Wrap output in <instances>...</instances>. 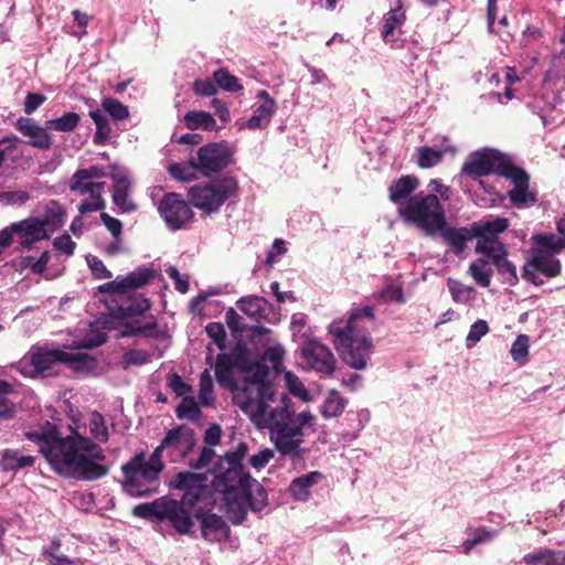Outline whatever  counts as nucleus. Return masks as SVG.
I'll return each instance as SVG.
<instances>
[{"instance_id":"obj_41","label":"nucleus","mask_w":565,"mask_h":565,"mask_svg":"<svg viewBox=\"0 0 565 565\" xmlns=\"http://www.w3.org/2000/svg\"><path fill=\"white\" fill-rule=\"evenodd\" d=\"M347 399L343 398L337 391H332L321 406V415L326 419L337 417L342 414Z\"/></svg>"},{"instance_id":"obj_24","label":"nucleus","mask_w":565,"mask_h":565,"mask_svg":"<svg viewBox=\"0 0 565 565\" xmlns=\"http://www.w3.org/2000/svg\"><path fill=\"white\" fill-rule=\"evenodd\" d=\"M438 233L456 255L462 254L467 247V242L475 237L472 235V224L463 227H452L446 224Z\"/></svg>"},{"instance_id":"obj_34","label":"nucleus","mask_w":565,"mask_h":565,"mask_svg":"<svg viewBox=\"0 0 565 565\" xmlns=\"http://www.w3.org/2000/svg\"><path fill=\"white\" fill-rule=\"evenodd\" d=\"M276 109V102L263 103L254 109L253 115L246 121V127L252 130L266 128Z\"/></svg>"},{"instance_id":"obj_62","label":"nucleus","mask_w":565,"mask_h":565,"mask_svg":"<svg viewBox=\"0 0 565 565\" xmlns=\"http://www.w3.org/2000/svg\"><path fill=\"white\" fill-rule=\"evenodd\" d=\"M30 199V195L25 191H8L0 193V201L6 204H24Z\"/></svg>"},{"instance_id":"obj_6","label":"nucleus","mask_w":565,"mask_h":565,"mask_svg":"<svg viewBox=\"0 0 565 565\" xmlns=\"http://www.w3.org/2000/svg\"><path fill=\"white\" fill-rule=\"evenodd\" d=\"M141 269H136L125 276L97 287L99 294H106L116 303L111 315L122 327L121 335L128 337L141 331Z\"/></svg>"},{"instance_id":"obj_15","label":"nucleus","mask_w":565,"mask_h":565,"mask_svg":"<svg viewBox=\"0 0 565 565\" xmlns=\"http://www.w3.org/2000/svg\"><path fill=\"white\" fill-rule=\"evenodd\" d=\"M502 175L513 182L514 186L509 191V199L513 205L522 206L527 203H535V194L529 191L530 175L527 172L513 162L501 166Z\"/></svg>"},{"instance_id":"obj_50","label":"nucleus","mask_w":565,"mask_h":565,"mask_svg":"<svg viewBox=\"0 0 565 565\" xmlns=\"http://www.w3.org/2000/svg\"><path fill=\"white\" fill-rule=\"evenodd\" d=\"M494 266L497 267L498 274L511 286H514L519 278L516 275L515 266L507 257H494Z\"/></svg>"},{"instance_id":"obj_54","label":"nucleus","mask_w":565,"mask_h":565,"mask_svg":"<svg viewBox=\"0 0 565 565\" xmlns=\"http://www.w3.org/2000/svg\"><path fill=\"white\" fill-rule=\"evenodd\" d=\"M87 266L96 279H109L113 277L110 270L107 269L102 259L94 255L86 256Z\"/></svg>"},{"instance_id":"obj_7","label":"nucleus","mask_w":565,"mask_h":565,"mask_svg":"<svg viewBox=\"0 0 565 565\" xmlns=\"http://www.w3.org/2000/svg\"><path fill=\"white\" fill-rule=\"evenodd\" d=\"M244 377L237 381V390L243 393L246 403L243 405L237 399H232L244 414L248 415L250 420L263 418L265 409H268V402L274 401L276 393L274 384L268 381L269 367L255 362L253 366H243Z\"/></svg>"},{"instance_id":"obj_27","label":"nucleus","mask_w":565,"mask_h":565,"mask_svg":"<svg viewBox=\"0 0 565 565\" xmlns=\"http://www.w3.org/2000/svg\"><path fill=\"white\" fill-rule=\"evenodd\" d=\"M0 456V468L6 472H15L32 467L35 462L33 456L24 455L18 449H4Z\"/></svg>"},{"instance_id":"obj_46","label":"nucleus","mask_w":565,"mask_h":565,"mask_svg":"<svg viewBox=\"0 0 565 565\" xmlns=\"http://www.w3.org/2000/svg\"><path fill=\"white\" fill-rule=\"evenodd\" d=\"M470 275L481 287H489L491 282L492 269L489 263L482 258L473 262L469 267Z\"/></svg>"},{"instance_id":"obj_25","label":"nucleus","mask_w":565,"mask_h":565,"mask_svg":"<svg viewBox=\"0 0 565 565\" xmlns=\"http://www.w3.org/2000/svg\"><path fill=\"white\" fill-rule=\"evenodd\" d=\"M124 491L131 497L141 495V452L136 454L131 461L122 466Z\"/></svg>"},{"instance_id":"obj_59","label":"nucleus","mask_w":565,"mask_h":565,"mask_svg":"<svg viewBox=\"0 0 565 565\" xmlns=\"http://www.w3.org/2000/svg\"><path fill=\"white\" fill-rule=\"evenodd\" d=\"M168 386L175 393L177 396H186L188 393L192 392V386L185 383L182 377L173 373L168 377Z\"/></svg>"},{"instance_id":"obj_55","label":"nucleus","mask_w":565,"mask_h":565,"mask_svg":"<svg viewBox=\"0 0 565 565\" xmlns=\"http://www.w3.org/2000/svg\"><path fill=\"white\" fill-rule=\"evenodd\" d=\"M205 331L221 351L225 350L226 332L222 323L210 322L205 327Z\"/></svg>"},{"instance_id":"obj_63","label":"nucleus","mask_w":565,"mask_h":565,"mask_svg":"<svg viewBox=\"0 0 565 565\" xmlns=\"http://www.w3.org/2000/svg\"><path fill=\"white\" fill-rule=\"evenodd\" d=\"M285 350L280 345L269 347L264 352V359L273 364L275 370L282 363Z\"/></svg>"},{"instance_id":"obj_13","label":"nucleus","mask_w":565,"mask_h":565,"mask_svg":"<svg viewBox=\"0 0 565 565\" xmlns=\"http://www.w3.org/2000/svg\"><path fill=\"white\" fill-rule=\"evenodd\" d=\"M511 159L493 149H482L471 152L461 167V174L480 178L491 173L502 175L501 166L510 164Z\"/></svg>"},{"instance_id":"obj_56","label":"nucleus","mask_w":565,"mask_h":565,"mask_svg":"<svg viewBox=\"0 0 565 565\" xmlns=\"http://www.w3.org/2000/svg\"><path fill=\"white\" fill-rule=\"evenodd\" d=\"M194 171H196V169L192 168V166L189 162L188 164L172 163L169 167L170 175L180 181L192 180L194 177Z\"/></svg>"},{"instance_id":"obj_32","label":"nucleus","mask_w":565,"mask_h":565,"mask_svg":"<svg viewBox=\"0 0 565 565\" xmlns=\"http://www.w3.org/2000/svg\"><path fill=\"white\" fill-rule=\"evenodd\" d=\"M526 565H565V553L550 548H541L524 555Z\"/></svg>"},{"instance_id":"obj_37","label":"nucleus","mask_w":565,"mask_h":565,"mask_svg":"<svg viewBox=\"0 0 565 565\" xmlns=\"http://www.w3.org/2000/svg\"><path fill=\"white\" fill-rule=\"evenodd\" d=\"M62 363L76 372H89L95 367V359L86 352L63 351Z\"/></svg>"},{"instance_id":"obj_1","label":"nucleus","mask_w":565,"mask_h":565,"mask_svg":"<svg viewBox=\"0 0 565 565\" xmlns=\"http://www.w3.org/2000/svg\"><path fill=\"white\" fill-rule=\"evenodd\" d=\"M26 438L38 445L53 470L62 476L95 480L107 473L99 463L105 458L103 449L77 429L71 428L70 435L61 437L56 426L46 422L28 431Z\"/></svg>"},{"instance_id":"obj_64","label":"nucleus","mask_w":565,"mask_h":565,"mask_svg":"<svg viewBox=\"0 0 565 565\" xmlns=\"http://www.w3.org/2000/svg\"><path fill=\"white\" fill-rule=\"evenodd\" d=\"M274 457V451L269 448L263 449L249 458V463L255 469L264 468Z\"/></svg>"},{"instance_id":"obj_12","label":"nucleus","mask_w":565,"mask_h":565,"mask_svg":"<svg viewBox=\"0 0 565 565\" xmlns=\"http://www.w3.org/2000/svg\"><path fill=\"white\" fill-rule=\"evenodd\" d=\"M63 351L58 349L32 348L20 361L19 371L26 376H51L62 364Z\"/></svg>"},{"instance_id":"obj_30","label":"nucleus","mask_w":565,"mask_h":565,"mask_svg":"<svg viewBox=\"0 0 565 565\" xmlns=\"http://www.w3.org/2000/svg\"><path fill=\"white\" fill-rule=\"evenodd\" d=\"M532 267L548 278L561 274V262L547 250H533Z\"/></svg>"},{"instance_id":"obj_57","label":"nucleus","mask_w":565,"mask_h":565,"mask_svg":"<svg viewBox=\"0 0 565 565\" xmlns=\"http://www.w3.org/2000/svg\"><path fill=\"white\" fill-rule=\"evenodd\" d=\"M489 331L487 321L479 319L471 324L469 333L467 335L468 347L476 344L480 339L486 335Z\"/></svg>"},{"instance_id":"obj_23","label":"nucleus","mask_w":565,"mask_h":565,"mask_svg":"<svg viewBox=\"0 0 565 565\" xmlns=\"http://www.w3.org/2000/svg\"><path fill=\"white\" fill-rule=\"evenodd\" d=\"M113 180L115 182L113 192L115 205L122 212L135 211L137 205L130 199L131 182L127 173L118 170L113 174Z\"/></svg>"},{"instance_id":"obj_9","label":"nucleus","mask_w":565,"mask_h":565,"mask_svg":"<svg viewBox=\"0 0 565 565\" xmlns=\"http://www.w3.org/2000/svg\"><path fill=\"white\" fill-rule=\"evenodd\" d=\"M196 438L192 428L181 425L170 429L156 448L148 461H143V482L156 481L163 469L162 450H168L173 458L186 457L195 447Z\"/></svg>"},{"instance_id":"obj_8","label":"nucleus","mask_w":565,"mask_h":565,"mask_svg":"<svg viewBox=\"0 0 565 565\" xmlns=\"http://www.w3.org/2000/svg\"><path fill=\"white\" fill-rule=\"evenodd\" d=\"M397 214L404 222L423 230L427 236L436 235L446 225L445 209L436 194H414L405 205L397 207Z\"/></svg>"},{"instance_id":"obj_53","label":"nucleus","mask_w":565,"mask_h":565,"mask_svg":"<svg viewBox=\"0 0 565 565\" xmlns=\"http://www.w3.org/2000/svg\"><path fill=\"white\" fill-rule=\"evenodd\" d=\"M448 288L455 302H467L475 292L473 287H468L455 279H448Z\"/></svg>"},{"instance_id":"obj_43","label":"nucleus","mask_w":565,"mask_h":565,"mask_svg":"<svg viewBox=\"0 0 565 565\" xmlns=\"http://www.w3.org/2000/svg\"><path fill=\"white\" fill-rule=\"evenodd\" d=\"M87 426L90 436L98 443L108 440V428L105 418L98 412H92L87 418Z\"/></svg>"},{"instance_id":"obj_3","label":"nucleus","mask_w":565,"mask_h":565,"mask_svg":"<svg viewBox=\"0 0 565 565\" xmlns=\"http://www.w3.org/2000/svg\"><path fill=\"white\" fill-rule=\"evenodd\" d=\"M207 477L203 473L179 472L173 481L174 488L184 491L180 501L161 498L151 503H143V519L154 518L169 521L181 534H188L193 526L191 510L200 501L211 494L206 484Z\"/></svg>"},{"instance_id":"obj_38","label":"nucleus","mask_w":565,"mask_h":565,"mask_svg":"<svg viewBox=\"0 0 565 565\" xmlns=\"http://www.w3.org/2000/svg\"><path fill=\"white\" fill-rule=\"evenodd\" d=\"M184 124L188 129L190 130H196V129H203V130H213L216 126L215 119L212 117L210 113L206 111H188L184 115Z\"/></svg>"},{"instance_id":"obj_40","label":"nucleus","mask_w":565,"mask_h":565,"mask_svg":"<svg viewBox=\"0 0 565 565\" xmlns=\"http://www.w3.org/2000/svg\"><path fill=\"white\" fill-rule=\"evenodd\" d=\"M81 116L77 113L68 111L58 118L46 120V128L58 132H72L79 125Z\"/></svg>"},{"instance_id":"obj_21","label":"nucleus","mask_w":565,"mask_h":565,"mask_svg":"<svg viewBox=\"0 0 565 565\" xmlns=\"http://www.w3.org/2000/svg\"><path fill=\"white\" fill-rule=\"evenodd\" d=\"M105 175V170L97 166L81 169L72 177L70 188L73 192L86 195L87 191L94 189L96 184H103V189L105 188V182L97 181Z\"/></svg>"},{"instance_id":"obj_60","label":"nucleus","mask_w":565,"mask_h":565,"mask_svg":"<svg viewBox=\"0 0 565 565\" xmlns=\"http://www.w3.org/2000/svg\"><path fill=\"white\" fill-rule=\"evenodd\" d=\"M167 274L169 275V277L174 281V288L181 292V294H186L189 291V288H190V282H189V278L185 276L183 277L179 270L173 267V266H170L168 269H167Z\"/></svg>"},{"instance_id":"obj_20","label":"nucleus","mask_w":565,"mask_h":565,"mask_svg":"<svg viewBox=\"0 0 565 565\" xmlns=\"http://www.w3.org/2000/svg\"><path fill=\"white\" fill-rule=\"evenodd\" d=\"M406 21V14L402 10V4L390 10L383 18L382 39L392 47H399L398 35L401 28Z\"/></svg>"},{"instance_id":"obj_10","label":"nucleus","mask_w":565,"mask_h":565,"mask_svg":"<svg viewBox=\"0 0 565 565\" xmlns=\"http://www.w3.org/2000/svg\"><path fill=\"white\" fill-rule=\"evenodd\" d=\"M238 180L233 175H223L206 183L189 189L191 203L199 210L211 214L220 210L227 201L238 195Z\"/></svg>"},{"instance_id":"obj_47","label":"nucleus","mask_w":565,"mask_h":565,"mask_svg":"<svg viewBox=\"0 0 565 565\" xmlns=\"http://www.w3.org/2000/svg\"><path fill=\"white\" fill-rule=\"evenodd\" d=\"M417 164L422 169H429L436 167L441 162L444 158V153L441 150L427 146L420 147L417 150Z\"/></svg>"},{"instance_id":"obj_39","label":"nucleus","mask_w":565,"mask_h":565,"mask_svg":"<svg viewBox=\"0 0 565 565\" xmlns=\"http://www.w3.org/2000/svg\"><path fill=\"white\" fill-rule=\"evenodd\" d=\"M103 184H96L94 189L87 191L86 198L78 206L81 214L96 212L105 209V200L103 199Z\"/></svg>"},{"instance_id":"obj_45","label":"nucleus","mask_w":565,"mask_h":565,"mask_svg":"<svg viewBox=\"0 0 565 565\" xmlns=\"http://www.w3.org/2000/svg\"><path fill=\"white\" fill-rule=\"evenodd\" d=\"M533 241L536 244V248L534 250H547L552 255L559 253L564 249V245L558 237H556L552 233L537 234L533 236Z\"/></svg>"},{"instance_id":"obj_14","label":"nucleus","mask_w":565,"mask_h":565,"mask_svg":"<svg viewBox=\"0 0 565 565\" xmlns=\"http://www.w3.org/2000/svg\"><path fill=\"white\" fill-rule=\"evenodd\" d=\"M158 211L171 230H181L193 218L190 204L180 194L171 192L163 195Z\"/></svg>"},{"instance_id":"obj_17","label":"nucleus","mask_w":565,"mask_h":565,"mask_svg":"<svg viewBox=\"0 0 565 565\" xmlns=\"http://www.w3.org/2000/svg\"><path fill=\"white\" fill-rule=\"evenodd\" d=\"M10 225L22 249L30 250L38 242L50 237L39 217L31 216Z\"/></svg>"},{"instance_id":"obj_58","label":"nucleus","mask_w":565,"mask_h":565,"mask_svg":"<svg viewBox=\"0 0 565 565\" xmlns=\"http://www.w3.org/2000/svg\"><path fill=\"white\" fill-rule=\"evenodd\" d=\"M193 90L200 96H214L217 93V85L214 78L196 79L193 83Z\"/></svg>"},{"instance_id":"obj_51","label":"nucleus","mask_w":565,"mask_h":565,"mask_svg":"<svg viewBox=\"0 0 565 565\" xmlns=\"http://www.w3.org/2000/svg\"><path fill=\"white\" fill-rule=\"evenodd\" d=\"M530 339L526 334H520L512 343L510 353L512 359L519 364H524L529 356Z\"/></svg>"},{"instance_id":"obj_33","label":"nucleus","mask_w":565,"mask_h":565,"mask_svg":"<svg viewBox=\"0 0 565 565\" xmlns=\"http://www.w3.org/2000/svg\"><path fill=\"white\" fill-rule=\"evenodd\" d=\"M64 216L63 207L56 201H51L46 204L44 214L38 217L51 236L53 232L63 225Z\"/></svg>"},{"instance_id":"obj_11","label":"nucleus","mask_w":565,"mask_h":565,"mask_svg":"<svg viewBox=\"0 0 565 565\" xmlns=\"http://www.w3.org/2000/svg\"><path fill=\"white\" fill-rule=\"evenodd\" d=\"M189 163L204 177H211L234 163V150L226 141L211 142L200 147Z\"/></svg>"},{"instance_id":"obj_16","label":"nucleus","mask_w":565,"mask_h":565,"mask_svg":"<svg viewBox=\"0 0 565 565\" xmlns=\"http://www.w3.org/2000/svg\"><path fill=\"white\" fill-rule=\"evenodd\" d=\"M194 518L200 522L201 534L210 543H221L230 539L231 529L225 520L215 513L196 510Z\"/></svg>"},{"instance_id":"obj_44","label":"nucleus","mask_w":565,"mask_h":565,"mask_svg":"<svg viewBox=\"0 0 565 565\" xmlns=\"http://www.w3.org/2000/svg\"><path fill=\"white\" fill-rule=\"evenodd\" d=\"M199 387L200 403L203 406H213L215 402L214 385L207 369L204 370L200 375Z\"/></svg>"},{"instance_id":"obj_4","label":"nucleus","mask_w":565,"mask_h":565,"mask_svg":"<svg viewBox=\"0 0 565 565\" xmlns=\"http://www.w3.org/2000/svg\"><path fill=\"white\" fill-rule=\"evenodd\" d=\"M258 419L252 422L259 428L270 430V438L281 455L300 458L303 452L300 445L303 443L305 431L313 426L316 416L308 411L296 414L287 405H280L271 408L269 413L265 409L263 418Z\"/></svg>"},{"instance_id":"obj_28","label":"nucleus","mask_w":565,"mask_h":565,"mask_svg":"<svg viewBox=\"0 0 565 565\" xmlns=\"http://www.w3.org/2000/svg\"><path fill=\"white\" fill-rule=\"evenodd\" d=\"M50 260V253L47 250H44L39 256H21L20 258L13 260L12 266L20 274H22L25 270H30L34 275H43L46 270Z\"/></svg>"},{"instance_id":"obj_48","label":"nucleus","mask_w":565,"mask_h":565,"mask_svg":"<svg viewBox=\"0 0 565 565\" xmlns=\"http://www.w3.org/2000/svg\"><path fill=\"white\" fill-rule=\"evenodd\" d=\"M213 78L217 87L224 89L225 92L235 93L243 89L238 78L232 75L226 68L222 67L214 71Z\"/></svg>"},{"instance_id":"obj_52","label":"nucleus","mask_w":565,"mask_h":565,"mask_svg":"<svg viewBox=\"0 0 565 565\" xmlns=\"http://www.w3.org/2000/svg\"><path fill=\"white\" fill-rule=\"evenodd\" d=\"M12 392V385L0 380V418H11L14 414V404L8 399V395Z\"/></svg>"},{"instance_id":"obj_5","label":"nucleus","mask_w":565,"mask_h":565,"mask_svg":"<svg viewBox=\"0 0 565 565\" xmlns=\"http://www.w3.org/2000/svg\"><path fill=\"white\" fill-rule=\"evenodd\" d=\"M373 308L365 306L352 311L347 324L341 328L332 323L329 328L334 337V345L344 363L356 370L366 367L372 351V340L364 320L372 322Z\"/></svg>"},{"instance_id":"obj_42","label":"nucleus","mask_w":565,"mask_h":565,"mask_svg":"<svg viewBox=\"0 0 565 565\" xmlns=\"http://www.w3.org/2000/svg\"><path fill=\"white\" fill-rule=\"evenodd\" d=\"M99 109L103 110L106 116H110L115 121H121L129 117L128 107L113 97L103 98Z\"/></svg>"},{"instance_id":"obj_26","label":"nucleus","mask_w":565,"mask_h":565,"mask_svg":"<svg viewBox=\"0 0 565 565\" xmlns=\"http://www.w3.org/2000/svg\"><path fill=\"white\" fill-rule=\"evenodd\" d=\"M18 129L25 137L30 138V145L41 150H47L52 146V138L47 128L36 125L30 118H22L18 121Z\"/></svg>"},{"instance_id":"obj_49","label":"nucleus","mask_w":565,"mask_h":565,"mask_svg":"<svg viewBox=\"0 0 565 565\" xmlns=\"http://www.w3.org/2000/svg\"><path fill=\"white\" fill-rule=\"evenodd\" d=\"M177 417L180 419L188 418L190 420H196L201 416V409L199 403L192 396H184L177 409Z\"/></svg>"},{"instance_id":"obj_2","label":"nucleus","mask_w":565,"mask_h":565,"mask_svg":"<svg viewBox=\"0 0 565 565\" xmlns=\"http://www.w3.org/2000/svg\"><path fill=\"white\" fill-rule=\"evenodd\" d=\"M247 450V444L242 441L235 450L220 457L212 481V488L222 494L223 509L234 525L246 520L248 509L260 512L268 504L266 489L242 465Z\"/></svg>"},{"instance_id":"obj_35","label":"nucleus","mask_w":565,"mask_h":565,"mask_svg":"<svg viewBox=\"0 0 565 565\" xmlns=\"http://www.w3.org/2000/svg\"><path fill=\"white\" fill-rule=\"evenodd\" d=\"M88 115L96 126L94 143L106 145L111 137V126L107 116L99 108L90 109Z\"/></svg>"},{"instance_id":"obj_31","label":"nucleus","mask_w":565,"mask_h":565,"mask_svg":"<svg viewBox=\"0 0 565 565\" xmlns=\"http://www.w3.org/2000/svg\"><path fill=\"white\" fill-rule=\"evenodd\" d=\"M323 475L320 471H311L305 476L294 479L289 486V492L298 501H308L310 488L317 484Z\"/></svg>"},{"instance_id":"obj_19","label":"nucleus","mask_w":565,"mask_h":565,"mask_svg":"<svg viewBox=\"0 0 565 565\" xmlns=\"http://www.w3.org/2000/svg\"><path fill=\"white\" fill-rule=\"evenodd\" d=\"M302 356L319 373L331 375L335 369V359L326 345L310 341L302 349Z\"/></svg>"},{"instance_id":"obj_18","label":"nucleus","mask_w":565,"mask_h":565,"mask_svg":"<svg viewBox=\"0 0 565 565\" xmlns=\"http://www.w3.org/2000/svg\"><path fill=\"white\" fill-rule=\"evenodd\" d=\"M235 369L234 358L227 353H218L215 359L214 372L218 385L228 390L232 394V399H237L243 405L246 399L243 393L237 390V380L234 379L233 370Z\"/></svg>"},{"instance_id":"obj_29","label":"nucleus","mask_w":565,"mask_h":565,"mask_svg":"<svg viewBox=\"0 0 565 565\" xmlns=\"http://www.w3.org/2000/svg\"><path fill=\"white\" fill-rule=\"evenodd\" d=\"M237 307L245 315L259 322L267 317L270 305L264 297L247 296L237 301Z\"/></svg>"},{"instance_id":"obj_22","label":"nucleus","mask_w":565,"mask_h":565,"mask_svg":"<svg viewBox=\"0 0 565 565\" xmlns=\"http://www.w3.org/2000/svg\"><path fill=\"white\" fill-rule=\"evenodd\" d=\"M419 186V179L414 174L402 175L394 180L388 186V199L397 207L405 205L407 200L413 196Z\"/></svg>"},{"instance_id":"obj_61","label":"nucleus","mask_w":565,"mask_h":565,"mask_svg":"<svg viewBox=\"0 0 565 565\" xmlns=\"http://www.w3.org/2000/svg\"><path fill=\"white\" fill-rule=\"evenodd\" d=\"M53 246L61 253L65 254L66 256H72L74 254L76 244L71 238L70 235L64 234L62 236H58L54 238Z\"/></svg>"},{"instance_id":"obj_36","label":"nucleus","mask_w":565,"mask_h":565,"mask_svg":"<svg viewBox=\"0 0 565 565\" xmlns=\"http://www.w3.org/2000/svg\"><path fill=\"white\" fill-rule=\"evenodd\" d=\"M509 227V220L505 217H495L492 221H477L472 223V235L475 236H497Z\"/></svg>"}]
</instances>
